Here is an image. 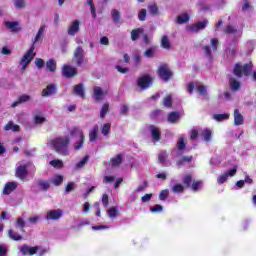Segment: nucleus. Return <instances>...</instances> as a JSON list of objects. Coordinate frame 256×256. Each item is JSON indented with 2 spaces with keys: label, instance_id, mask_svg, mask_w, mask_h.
I'll list each match as a JSON object with an SVG mask.
<instances>
[{
  "label": "nucleus",
  "instance_id": "f257e3e1",
  "mask_svg": "<svg viewBox=\"0 0 256 256\" xmlns=\"http://www.w3.org/2000/svg\"><path fill=\"white\" fill-rule=\"evenodd\" d=\"M69 143H71L69 137H58L50 140L49 145L56 151V153H60V155H69Z\"/></svg>",
  "mask_w": 256,
  "mask_h": 256
},
{
  "label": "nucleus",
  "instance_id": "f03ea898",
  "mask_svg": "<svg viewBox=\"0 0 256 256\" xmlns=\"http://www.w3.org/2000/svg\"><path fill=\"white\" fill-rule=\"evenodd\" d=\"M253 74V63H246L241 66V63H236L233 68V75L237 77V79H241L243 75L245 77H249Z\"/></svg>",
  "mask_w": 256,
  "mask_h": 256
},
{
  "label": "nucleus",
  "instance_id": "7ed1b4c3",
  "mask_svg": "<svg viewBox=\"0 0 256 256\" xmlns=\"http://www.w3.org/2000/svg\"><path fill=\"white\" fill-rule=\"evenodd\" d=\"M156 73L159 79H161V81H163L164 83H169V81L173 79V71L167 63L160 64Z\"/></svg>",
  "mask_w": 256,
  "mask_h": 256
},
{
  "label": "nucleus",
  "instance_id": "20e7f679",
  "mask_svg": "<svg viewBox=\"0 0 256 256\" xmlns=\"http://www.w3.org/2000/svg\"><path fill=\"white\" fill-rule=\"evenodd\" d=\"M35 45H32L29 50L23 55V57L20 60V65H22V71H25L27 69V65L33 61L35 57Z\"/></svg>",
  "mask_w": 256,
  "mask_h": 256
},
{
  "label": "nucleus",
  "instance_id": "39448f33",
  "mask_svg": "<svg viewBox=\"0 0 256 256\" xmlns=\"http://www.w3.org/2000/svg\"><path fill=\"white\" fill-rule=\"evenodd\" d=\"M75 135L79 136V141L74 144V149L75 151H79V149H81L85 143V134L83 133V130L79 128H73L70 131V137H75Z\"/></svg>",
  "mask_w": 256,
  "mask_h": 256
},
{
  "label": "nucleus",
  "instance_id": "423d86ee",
  "mask_svg": "<svg viewBox=\"0 0 256 256\" xmlns=\"http://www.w3.org/2000/svg\"><path fill=\"white\" fill-rule=\"evenodd\" d=\"M72 61L75 63L76 67H81L85 62V50L83 47L78 46L74 51V56Z\"/></svg>",
  "mask_w": 256,
  "mask_h": 256
},
{
  "label": "nucleus",
  "instance_id": "0eeeda50",
  "mask_svg": "<svg viewBox=\"0 0 256 256\" xmlns=\"http://www.w3.org/2000/svg\"><path fill=\"white\" fill-rule=\"evenodd\" d=\"M39 246H29L24 244L20 247V253L25 256H33L37 255V251H39Z\"/></svg>",
  "mask_w": 256,
  "mask_h": 256
},
{
  "label": "nucleus",
  "instance_id": "6e6552de",
  "mask_svg": "<svg viewBox=\"0 0 256 256\" xmlns=\"http://www.w3.org/2000/svg\"><path fill=\"white\" fill-rule=\"evenodd\" d=\"M62 75L63 77H66V79H71L77 75V68L69 64H65L62 68Z\"/></svg>",
  "mask_w": 256,
  "mask_h": 256
},
{
  "label": "nucleus",
  "instance_id": "1a4fd4ad",
  "mask_svg": "<svg viewBox=\"0 0 256 256\" xmlns=\"http://www.w3.org/2000/svg\"><path fill=\"white\" fill-rule=\"evenodd\" d=\"M148 131H150V135L155 143H159L161 141V129L155 125H149Z\"/></svg>",
  "mask_w": 256,
  "mask_h": 256
},
{
  "label": "nucleus",
  "instance_id": "9d476101",
  "mask_svg": "<svg viewBox=\"0 0 256 256\" xmlns=\"http://www.w3.org/2000/svg\"><path fill=\"white\" fill-rule=\"evenodd\" d=\"M63 217V210L62 209H56V210H50L47 212L46 220L47 221H59Z\"/></svg>",
  "mask_w": 256,
  "mask_h": 256
},
{
  "label": "nucleus",
  "instance_id": "9b49d317",
  "mask_svg": "<svg viewBox=\"0 0 256 256\" xmlns=\"http://www.w3.org/2000/svg\"><path fill=\"white\" fill-rule=\"evenodd\" d=\"M28 175L29 171L27 170V165H20L16 168L15 177H17V179H20V181H25Z\"/></svg>",
  "mask_w": 256,
  "mask_h": 256
},
{
  "label": "nucleus",
  "instance_id": "f8f14e48",
  "mask_svg": "<svg viewBox=\"0 0 256 256\" xmlns=\"http://www.w3.org/2000/svg\"><path fill=\"white\" fill-rule=\"evenodd\" d=\"M151 83H153V78L148 74L138 78V87H140L141 89L149 88L151 86Z\"/></svg>",
  "mask_w": 256,
  "mask_h": 256
},
{
  "label": "nucleus",
  "instance_id": "ddd939ff",
  "mask_svg": "<svg viewBox=\"0 0 256 256\" xmlns=\"http://www.w3.org/2000/svg\"><path fill=\"white\" fill-rule=\"evenodd\" d=\"M81 22L79 20H74L70 27L68 28V35H71L72 37H75L77 33H79Z\"/></svg>",
  "mask_w": 256,
  "mask_h": 256
},
{
  "label": "nucleus",
  "instance_id": "4468645a",
  "mask_svg": "<svg viewBox=\"0 0 256 256\" xmlns=\"http://www.w3.org/2000/svg\"><path fill=\"white\" fill-rule=\"evenodd\" d=\"M55 93H57V85L49 84L42 90V97H49L51 95H55Z\"/></svg>",
  "mask_w": 256,
  "mask_h": 256
},
{
  "label": "nucleus",
  "instance_id": "2eb2a0df",
  "mask_svg": "<svg viewBox=\"0 0 256 256\" xmlns=\"http://www.w3.org/2000/svg\"><path fill=\"white\" fill-rule=\"evenodd\" d=\"M4 25L7 29H10L12 33H19V31H21V27L17 21H6L4 22Z\"/></svg>",
  "mask_w": 256,
  "mask_h": 256
},
{
  "label": "nucleus",
  "instance_id": "dca6fc26",
  "mask_svg": "<svg viewBox=\"0 0 256 256\" xmlns=\"http://www.w3.org/2000/svg\"><path fill=\"white\" fill-rule=\"evenodd\" d=\"M17 182H7L3 188V195H11L17 189Z\"/></svg>",
  "mask_w": 256,
  "mask_h": 256
},
{
  "label": "nucleus",
  "instance_id": "f3484780",
  "mask_svg": "<svg viewBox=\"0 0 256 256\" xmlns=\"http://www.w3.org/2000/svg\"><path fill=\"white\" fill-rule=\"evenodd\" d=\"M105 95H107V90L103 91L99 86L94 87L95 101H103V97H105Z\"/></svg>",
  "mask_w": 256,
  "mask_h": 256
},
{
  "label": "nucleus",
  "instance_id": "a211bd4d",
  "mask_svg": "<svg viewBox=\"0 0 256 256\" xmlns=\"http://www.w3.org/2000/svg\"><path fill=\"white\" fill-rule=\"evenodd\" d=\"M28 101H31V96L29 94H23L18 97V99L11 104V107L15 108L18 105H21L22 103H28Z\"/></svg>",
  "mask_w": 256,
  "mask_h": 256
},
{
  "label": "nucleus",
  "instance_id": "6ab92c4d",
  "mask_svg": "<svg viewBox=\"0 0 256 256\" xmlns=\"http://www.w3.org/2000/svg\"><path fill=\"white\" fill-rule=\"evenodd\" d=\"M205 27H207V22L201 21L188 27V31H192L193 33H198V31L205 29Z\"/></svg>",
  "mask_w": 256,
  "mask_h": 256
},
{
  "label": "nucleus",
  "instance_id": "aec40b11",
  "mask_svg": "<svg viewBox=\"0 0 256 256\" xmlns=\"http://www.w3.org/2000/svg\"><path fill=\"white\" fill-rule=\"evenodd\" d=\"M97 137H99V126L95 125L93 128L89 131V141L91 143H95L97 141Z\"/></svg>",
  "mask_w": 256,
  "mask_h": 256
},
{
  "label": "nucleus",
  "instance_id": "412c9836",
  "mask_svg": "<svg viewBox=\"0 0 256 256\" xmlns=\"http://www.w3.org/2000/svg\"><path fill=\"white\" fill-rule=\"evenodd\" d=\"M74 95L81 97V99H85V89L83 88V83L75 85L73 88Z\"/></svg>",
  "mask_w": 256,
  "mask_h": 256
},
{
  "label": "nucleus",
  "instance_id": "4be33fe9",
  "mask_svg": "<svg viewBox=\"0 0 256 256\" xmlns=\"http://www.w3.org/2000/svg\"><path fill=\"white\" fill-rule=\"evenodd\" d=\"M229 85H230L231 91H239V89H241V82H239L233 76L229 77Z\"/></svg>",
  "mask_w": 256,
  "mask_h": 256
},
{
  "label": "nucleus",
  "instance_id": "5701e85b",
  "mask_svg": "<svg viewBox=\"0 0 256 256\" xmlns=\"http://www.w3.org/2000/svg\"><path fill=\"white\" fill-rule=\"evenodd\" d=\"M143 33H145V30L143 28H135L131 31L130 37L132 41H137L141 37V35H143Z\"/></svg>",
  "mask_w": 256,
  "mask_h": 256
},
{
  "label": "nucleus",
  "instance_id": "b1692460",
  "mask_svg": "<svg viewBox=\"0 0 256 256\" xmlns=\"http://www.w3.org/2000/svg\"><path fill=\"white\" fill-rule=\"evenodd\" d=\"M36 185L37 187H39V189H41V191H49V188L51 187V185L49 184V180L43 179H38L36 181Z\"/></svg>",
  "mask_w": 256,
  "mask_h": 256
},
{
  "label": "nucleus",
  "instance_id": "393cba45",
  "mask_svg": "<svg viewBox=\"0 0 256 256\" xmlns=\"http://www.w3.org/2000/svg\"><path fill=\"white\" fill-rule=\"evenodd\" d=\"M121 163H123V154H117L110 161L111 167H119Z\"/></svg>",
  "mask_w": 256,
  "mask_h": 256
},
{
  "label": "nucleus",
  "instance_id": "a878e982",
  "mask_svg": "<svg viewBox=\"0 0 256 256\" xmlns=\"http://www.w3.org/2000/svg\"><path fill=\"white\" fill-rule=\"evenodd\" d=\"M243 115L239 113V109L234 110V125L239 126L243 125Z\"/></svg>",
  "mask_w": 256,
  "mask_h": 256
},
{
  "label": "nucleus",
  "instance_id": "bb28decb",
  "mask_svg": "<svg viewBox=\"0 0 256 256\" xmlns=\"http://www.w3.org/2000/svg\"><path fill=\"white\" fill-rule=\"evenodd\" d=\"M46 67L50 73H55L57 71V62H55V59L50 58L46 61Z\"/></svg>",
  "mask_w": 256,
  "mask_h": 256
},
{
  "label": "nucleus",
  "instance_id": "cd10ccee",
  "mask_svg": "<svg viewBox=\"0 0 256 256\" xmlns=\"http://www.w3.org/2000/svg\"><path fill=\"white\" fill-rule=\"evenodd\" d=\"M193 161V156H182L176 161L178 167H183L186 163H191Z\"/></svg>",
  "mask_w": 256,
  "mask_h": 256
},
{
  "label": "nucleus",
  "instance_id": "c85d7f7f",
  "mask_svg": "<svg viewBox=\"0 0 256 256\" xmlns=\"http://www.w3.org/2000/svg\"><path fill=\"white\" fill-rule=\"evenodd\" d=\"M182 183L185 189H189L191 183H193V176L191 174H186L182 179Z\"/></svg>",
  "mask_w": 256,
  "mask_h": 256
},
{
  "label": "nucleus",
  "instance_id": "c756f323",
  "mask_svg": "<svg viewBox=\"0 0 256 256\" xmlns=\"http://www.w3.org/2000/svg\"><path fill=\"white\" fill-rule=\"evenodd\" d=\"M176 23L178 25H183L185 23H189V14L184 13L177 16Z\"/></svg>",
  "mask_w": 256,
  "mask_h": 256
},
{
  "label": "nucleus",
  "instance_id": "7c9ffc66",
  "mask_svg": "<svg viewBox=\"0 0 256 256\" xmlns=\"http://www.w3.org/2000/svg\"><path fill=\"white\" fill-rule=\"evenodd\" d=\"M161 47L162 49H166L167 51L171 49V41H169V37L167 35L162 36Z\"/></svg>",
  "mask_w": 256,
  "mask_h": 256
},
{
  "label": "nucleus",
  "instance_id": "2f4dec72",
  "mask_svg": "<svg viewBox=\"0 0 256 256\" xmlns=\"http://www.w3.org/2000/svg\"><path fill=\"white\" fill-rule=\"evenodd\" d=\"M168 157H169V154L167 153V150L160 151L158 154L159 163H161L162 165H165Z\"/></svg>",
  "mask_w": 256,
  "mask_h": 256
},
{
  "label": "nucleus",
  "instance_id": "473e14b6",
  "mask_svg": "<svg viewBox=\"0 0 256 256\" xmlns=\"http://www.w3.org/2000/svg\"><path fill=\"white\" fill-rule=\"evenodd\" d=\"M162 104L166 109H171V107H173V98L171 95L164 97Z\"/></svg>",
  "mask_w": 256,
  "mask_h": 256
},
{
  "label": "nucleus",
  "instance_id": "72a5a7b5",
  "mask_svg": "<svg viewBox=\"0 0 256 256\" xmlns=\"http://www.w3.org/2000/svg\"><path fill=\"white\" fill-rule=\"evenodd\" d=\"M213 135V132H211V130H209L208 128L204 129L201 133V136L203 137V139L209 143V141H211V137Z\"/></svg>",
  "mask_w": 256,
  "mask_h": 256
},
{
  "label": "nucleus",
  "instance_id": "f704fd0d",
  "mask_svg": "<svg viewBox=\"0 0 256 256\" xmlns=\"http://www.w3.org/2000/svg\"><path fill=\"white\" fill-rule=\"evenodd\" d=\"M8 237H10L12 241H21L23 239V236H21L20 234H15L13 229L8 230Z\"/></svg>",
  "mask_w": 256,
  "mask_h": 256
},
{
  "label": "nucleus",
  "instance_id": "c9c22d12",
  "mask_svg": "<svg viewBox=\"0 0 256 256\" xmlns=\"http://www.w3.org/2000/svg\"><path fill=\"white\" fill-rule=\"evenodd\" d=\"M111 15H112V21H114V23H119V21H121V13L119 12V10L113 9L111 11Z\"/></svg>",
  "mask_w": 256,
  "mask_h": 256
},
{
  "label": "nucleus",
  "instance_id": "e433bc0d",
  "mask_svg": "<svg viewBox=\"0 0 256 256\" xmlns=\"http://www.w3.org/2000/svg\"><path fill=\"white\" fill-rule=\"evenodd\" d=\"M179 114L178 112H170L168 115V121L169 123H177V121H179Z\"/></svg>",
  "mask_w": 256,
  "mask_h": 256
},
{
  "label": "nucleus",
  "instance_id": "4c0bfd02",
  "mask_svg": "<svg viewBox=\"0 0 256 256\" xmlns=\"http://www.w3.org/2000/svg\"><path fill=\"white\" fill-rule=\"evenodd\" d=\"M50 165L55 169H63V160L54 159L50 161Z\"/></svg>",
  "mask_w": 256,
  "mask_h": 256
},
{
  "label": "nucleus",
  "instance_id": "58836bf2",
  "mask_svg": "<svg viewBox=\"0 0 256 256\" xmlns=\"http://www.w3.org/2000/svg\"><path fill=\"white\" fill-rule=\"evenodd\" d=\"M101 133H102V135L107 137V135H109V133H111V123L104 124L102 126Z\"/></svg>",
  "mask_w": 256,
  "mask_h": 256
},
{
  "label": "nucleus",
  "instance_id": "ea45409f",
  "mask_svg": "<svg viewBox=\"0 0 256 256\" xmlns=\"http://www.w3.org/2000/svg\"><path fill=\"white\" fill-rule=\"evenodd\" d=\"M215 121H227L229 119V113H223V114H215L214 115Z\"/></svg>",
  "mask_w": 256,
  "mask_h": 256
},
{
  "label": "nucleus",
  "instance_id": "a19ab883",
  "mask_svg": "<svg viewBox=\"0 0 256 256\" xmlns=\"http://www.w3.org/2000/svg\"><path fill=\"white\" fill-rule=\"evenodd\" d=\"M148 11L151 15H158L159 7L157 6V4H151L148 6Z\"/></svg>",
  "mask_w": 256,
  "mask_h": 256
},
{
  "label": "nucleus",
  "instance_id": "79ce46f5",
  "mask_svg": "<svg viewBox=\"0 0 256 256\" xmlns=\"http://www.w3.org/2000/svg\"><path fill=\"white\" fill-rule=\"evenodd\" d=\"M172 191L173 193H183V191H185V186L183 184H175L172 187Z\"/></svg>",
  "mask_w": 256,
  "mask_h": 256
},
{
  "label": "nucleus",
  "instance_id": "37998d69",
  "mask_svg": "<svg viewBox=\"0 0 256 256\" xmlns=\"http://www.w3.org/2000/svg\"><path fill=\"white\" fill-rule=\"evenodd\" d=\"M107 113H109V103H104L100 111V118L103 119Z\"/></svg>",
  "mask_w": 256,
  "mask_h": 256
},
{
  "label": "nucleus",
  "instance_id": "c03bdc74",
  "mask_svg": "<svg viewBox=\"0 0 256 256\" xmlns=\"http://www.w3.org/2000/svg\"><path fill=\"white\" fill-rule=\"evenodd\" d=\"M87 4L90 7L93 18L97 19V12H96L95 4L93 3V0H87Z\"/></svg>",
  "mask_w": 256,
  "mask_h": 256
},
{
  "label": "nucleus",
  "instance_id": "a18cd8bd",
  "mask_svg": "<svg viewBox=\"0 0 256 256\" xmlns=\"http://www.w3.org/2000/svg\"><path fill=\"white\" fill-rule=\"evenodd\" d=\"M224 33L226 35H233V33H237V28L231 26V25H227L225 28H224Z\"/></svg>",
  "mask_w": 256,
  "mask_h": 256
},
{
  "label": "nucleus",
  "instance_id": "49530a36",
  "mask_svg": "<svg viewBox=\"0 0 256 256\" xmlns=\"http://www.w3.org/2000/svg\"><path fill=\"white\" fill-rule=\"evenodd\" d=\"M89 161V156H84L77 164L76 169L85 167V164Z\"/></svg>",
  "mask_w": 256,
  "mask_h": 256
},
{
  "label": "nucleus",
  "instance_id": "de8ad7c7",
  "mask_svg": "<svg viewBox=\"0 0 256 256\" xmlns=\"http://www.w3.org/2000/svg\"><path fill=\"white\" fill-rule=\"evenodd\" d=\"M177 147H178L179 151H183V150L187 149V143H185V139L179 138Z\"/></svg>",
  "mask_w": 256,
  "mask_h": 256
},
{
  "label": "nucleus",
  "instance_id": "09e8293b",
  "mask_svg": "<svg viewBox=\"0 0 256 256\" xmlns=\"http://www.w3.org/2000/svg\"><path fill=\"white\" fill-rule=\"evenodd\" d=\"M14 6L16 9H25V0H14Z\"/></svg>",
  "mask_w": 256,
  "mask_h": 256
},
{
  "label": "nucleus",
  "instance_id": "8fccbe9b",
  "mask_svg": "<svg viewBox=\"0 0 256 256\" xmlns=\"http://www.w3.org/2000/svg\"><path fill=\"white\" fill-rule=\"evenodd\" d=\"M16 227H20L22 233H25V220L23 218H17Z\"/></svg>",
  "mask_w": 256,
  "mask_h": 256
},
{
  "label": "nucleus",
  "instance_id": "3c124183",
  "mask_svg": "<svg viewBox=\"0 0 256 256\" xmlns=\"http://www.w3.org/2000/svg\"><path fill=\"white\" fill-rule=\"evenodd\" d=\"M43 31H45V26H41L39 28L32 45H35V43H37V41H39V39H41V35H43Z\"/></svg>",
  "mask_w": 256,
  "mask_h": 256
},
{
  "label": "nucleus",
  "instance_id": "603ef678",
  "mask_svg": "<svg viewBox=\"0 0 256 256\" xmlns=\"http://www.w3.org/2000/svg\"><path fill=\"white\" fill-rule=\"evenodd\" d=\"M52 183H53V185H55V187H59V185H61V183H63V176L62 175H57L52 180Z\"/></svg>",
  "mask_w": 256,
  "mask_h": 256
},
{
  "label": "nucleus",
  "instance_id": "864d4df0",
  "mask_svg": "<svg viewBox=\"0 0 256 256\" xmlns=\"http://www.w3.org/2000/svg\"><path fill=\"white\" fill-rule=\"evenodd\" d=\"M169 197V190L165 189L160 191L159 193V199L160 201H166V199Z\"/></svg>",
  "mask_w": 256,
  "mask_h": 256
},
{
  "label": "nucleus",
  "instance_id": "5fc2aeb1",
  "mask_svg": "<svg viewBox=\"0 0 256 256\" xmlns=\"http://www.w3.org/2000/svg\"><path fill=\"white\" fill-rule=\"evenodd\" d=\"M227 179H229V174L224 173L220 175L217 179L219 185H223V183L227 182Z\"/></svg>",
  "mask_w": 256,
  "mask_h": 256
},
{
  "label": "nucleus",
  "instance_id": "6e6d98bb",
  "mask_svg": "<svg viewBox=\"0 0 256 256\" xmlns=\"http://www.w3.org/2000/svg\"><path fill=\"white\" fill-rule=\"evenodd\" d=\"M138 19H139V21H146V19H147V10L146 9H142L139 11Z\"/></svg>",
  "mask_w": 256,
  "mask_h": 256
},
{
  "label": "nucleus",
  "instance_id": "4d7b16f0",
  "mask_svg": "<svg viewBox=\"0 0 256 256\" xmlns=\"http://www.w3.org/2000/svg\"><path fill=\"white\" fill-rule=\"evenodd\" d=\"M35 65L37 69H43L45 67V61L42 58H36Z\"/></svg>",
  "mask_w": 256,
  "mask_h": 256
},
{
  "label": "nucleus",
  "instance_id": "13d9d810",
  "mask_svg": "<svg viewBox=\"0 0 256 256\" xmlns=\"http://www.w3.org/2000/svg\"><path fill=\"white\" fill-rule=\"evenodd\" d=\"M161 211H163V206L161 204H156L150 208L151 213H161Z\"/></svg>",
  "mask_w": 256,
  "mask_h": 256
},
{
  "label": "nucleus",
  "instance_id": "bf43d9fd",
  "mask_svg": "<svg viewBox=\"0 0 256 256\" xmlns=\"http://www.w3.org/2000/svg\"><path fill=\"white\" fill-rule=\"evenodd\" d=\"M108 217H110V219H115V217H117V213H118V210L117 208H110L108 209Z\"/></svg>",
  "mask_w": 256,
  "mask_h": 256
},
{
  "label": "nucleus",
  "instance_id": "052dcab7",
  "mask_svg": "<svg viewBox=\"0 0 256 256\" xmlns=\"http://www.w3.org/2000/svg\"><path fill=\"white\" fill-rule=\"evenodd\" d=\"M203 50L208 59H213V54L211 53V47L209 45L204 46Z\"/></svg>",
  "mask_w": 256,
  "mask_h": 256
},
{
  "label": "nucleus",
  "instance_id": "680f3d73",
  "mask_svg": "<svg viewBox=\"0 0 256 256\" xmlns=\"http://www.w3.org/2000/svg\"><path fill=\"white\" fill-rule=\"evenodd\" d=\"M210 43L212 45V51H217L218 47H219V39L217 38H212L210 40Z\"/></svg>",
  "mask_w": 256,
  "mask_h": 256
},
{
  "label": "nucleus",
  "instance_id": "e2e57ef3",
  "mask_svg": "<svg viewBox=\"0 0 256 256\" xmlns=\"http://www.w3.org/2000/svg\"><path fill=\"white\" fill-rule=\"evenodd\" d=\"M154 53H155V47H150L144 52V55H145V57H148L149 59H151V57H153Z\"/></svg>",
  "mask_w": 256,
  "mask_h": 256
},
{
  "label": "nucleus",
  "instance_id": "0e129e2a",
  "mask_svg": "<svg viewBox=\"0 0 256 256\" xmlns=\"http://www.w3.org/2000/svg\"><path fill=\"white\" fill-rule=\"evenodd\" d=\"M161 115V109H156L150 113V119H158Z\"/></svg>",
  "mask_w": 256,
  "mask_h": 256
},
{
  "label": "nucleus",
  "instance_id": "69168bd1",
  "mask_svg": "<svg viewBox=\"0 0 256 256\" xmlns=\"http://www.w3.org/2000/svg\"><path fill=\"white\" fill-rule=\"evenodd\" d=\"M201 186V181H194V182H192V184H191V189H192V191H199V187Z\"/></svg>",
  "mask_w": 256,
  "mask_h": 256
},
{
  "label": "nucleus",
  "instance_id": "338daca9",
  "mask_svg": "<svg viewBox=\"0 0 256 256\" xmlns=\"http://www.w3.org/2000/svg\"><path fill=\"white\" fill-rule=\"evenodd\" d=\"M197 92L199 93V95H207V87H205L204 85H200L197 88Z\"/></svg>",
  "mask_w": 256,
  "mask_h": 256
},
{
  "label": "nucleus",
  "instance_id": "774afa93",
  "mask_svg": "<svg viewBox=\"0 0 256 256\" xmlns=\"http://www.w3.org/2000/svg\"><path fill=\"white\" fill-rule=\"evenodd\" d=\"M34 123H36V125H41V123H45V117L43 116H35L34 117Z\"/></svg>",
  "mask_w": 256,
  "mask_h": 256
}]
</instances>
